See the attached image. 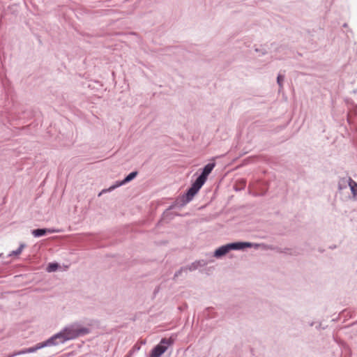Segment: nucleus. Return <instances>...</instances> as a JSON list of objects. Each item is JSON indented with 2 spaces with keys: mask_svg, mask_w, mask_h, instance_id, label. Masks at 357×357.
<instances>
[{
  "mask_svg": "<svg viewBox=\"0 0 357 357\" xmlns=\"http://www.w3.org/2000/svg\"><path fill=\"white\" fill-rule=\"evenodd\" d=\"M89 332L90 329L79 322H73L66 326L60 332L52 336L50 339L53 345H59L87 335Z\"/></svg>",
  "mask_w": 357,
  "mask_h": 357,
  "instance_id": "nucleus-1",
  "label": "nucleus"
},
{
  "mask_svg": "<svg viewBox=\"0 0 357 357\" xmlns=\"http://www.w3.org/2000/svg\"><path fill=\"white\" fill-rule=\"evenodd\" d=\"M215 166V162L208 163L202 169V174L192 184L187 192L181 197V206H183L192 200L195 195L199 192L202 185L205 183L208 176L211 174Z\"/></svg>",
  "mask_w": 357,
  "mask_h": 357,
  "instance_id": "nucleus-2",
  "label": "nucleus"
},
{
  "mask_svg": "<svg viewBox=\"0 0 357 357\" xmlns=\"http://www.w3.org/2000/svg\"><path fill=\"white\" fill-rule=\"evenodd\" d=\"M174 341L172 337L162 338L160 343L152 349L150 357H160L167 351L168 347L173 344Z\"/></svg>",
  "mask_w": 357,
  "mask_h": 357,
  "instance_id": "nucleus-3",
  "label": "nucleus"
},
{
  "mask_svg": "<svg viewBox=\"0 0 357 357\" xmlns=\"http://www.w3.org/2000/svg\"><path fill=\"white\" fill-rule=\"evenodd\" d=\"M229 252L230 250H243L246 248H254L257 249L259 247V245L257 243H252L250 242H235L227 244Z\"/></svg>",
  "mask_w": 357,
  "mask_h": 357,
  "instance_id": "nucleus-4",
  "label": "nucleus"
},
{
  "mask_svg": "<svg viewBox=\"0 0 357 357\" xmlns=\"http://www.w3.org/2000/svg\"><path fill=\"white\" fill-rule=\"evenodd\" d=\"M212 261H207L205 259H199L197 261H195L192 262V264H189L186 266L188 271H193L197 270L199 267H204L206 266L208 263L211 262Z\"/></svg>",
  "mask_w": 357,
  "mask_h": 357,
  "instance_id": "nucleus-5",
  "label": "nucleus"
},
{
  "mask_svg": "<svg viewBox=\"0 0 357 357\" xmlns=\"http://www.w3.org/2000/svg\"><path fill=\"white\" fill-rule=\"evenodd\" d=\"M50 346H53V344L51 341L50 337L43 342L38 343L36 345H35L34 347L26 348V349H27L28 354H29V353H34L40 349H42L45 347H50Z\"/></svg>",
  "mask_w": 357,
  "mask_h": 357,
  "instance_id": "nucleus-6",
  "label": "nucleus"
},
{
  "mask_svg": "<svg viewBox=\"0 0 357 357\" xmlns=\"http://www.w3.org/2000/svg\"><path fill=\"white\" fill-rule=\"evenodd\" d=\"M137 175V172H132L130 173L127 176H126V178L123 181L118 182L115 185L110 187V189L113 190V189L116 188V187H119L121 185H123L130 182V181L134 179Z\"/></svg>",
  "mask_w": 357,
  "mask_h": 357,
  "instance_id": "nucleus-7",
  "label": "nucleus"
},
{
  "mask_svg": "<svg viewBox=\"0 0 357 357\" xmlns=\"http://www.w3.org/2000/svg\"><path fill=\"white\" fill-rule=\"evenodd\" d=\"M56 231V230L51 229H37L32 230L31 234L33 235L34 237L38 238L43 236L47 233L52 234Z\"/></svg>",
  "mask_w": 357,
  "mask_h": 357,
  "instance_id": "nucleus-8",
  "label": "nucleus"
},
{
  "mask_svg": "<svg viewBox=\"0 0 357 357\" xmlns=\"http://www.w3.org/2000/svg\"><path fill=\"white\" fill-rule=\"evenodd\" d=\"M229 252V249L227 247V245H224L218 248L215 250V251L213 253V257L216 258H220L221 257L225 255L227 253Z\"/></svg>",
  "mask_w": 357,
  "mask_h": 357,
  "instance_id": "nucleus-9",
  "label": "nucleus"
},
{
  "mask_svg": "<svg viewBox=\"0 0 357 357\" xmlns=\"http://www.w3.org/2000/svg\"><path fill=\"white\" fill-rule=\"evenodd\" d=\"M344 183H348V185L350 187L351 193L354 196L357 195V183L355 182L351 178H349L347 180L342 179V181Z\"/></svg>",
  "mask_w": 357,
  "mask_h": 357,
  "instance_id": "nucleus-10",
  "label": "nucleus"
},
{
  "mask_svg": "<svg viewBox=\"0 0 357 357\" xmlns=\"http://www.w3.org/2000/svg\"><path fill=\"white\" fill-rule=\"evenodd\" d=\"M59 268V264L57 263H50L46 268L47 271L49 273L56 271Z\"/></svg>",
  "mask_w": 357,
  "mask_h": 357,
  "instance_id": "nucleus-11",
  "label": "nucleus"
},
{
  "mask_svg": "<svg viewBox=\"0 0 357 357\" xmlns=\"http://www.w3.org/2000/svg\"><path fill=\"white\" fill-rule=\"evenodd\" d=\"M284 80V76L282 75H278L277 77V83L278 84L280 89H281L283 86V82Z\"/></svg>",
  "mask_w": 357,
  "mask_h": 357,
  "instance_id": "nucleus-12",
  "label": "nucleus"
},
{
  "mask_svg": "<svg viewBox=\"0 0 357 357\" xmlns=\"http://www.w3.org/2000/svg\"><path fill=\"white\" fill-rule=\"evenodd\" d=\"M24 246H25L24 244H20V247L16 250L13 251L10 255H20L22 252V250L24 248Z\"/></svg>",
  "mask_w": 357,
  "mask_h": 357,
  "instance_id": "nucleus-13",
  "label": "nucleus"
},
{
  "mask_svg": "<svg viewBox=\"0 0 357 357\" xmlns=\"http://www.w3.org/2000/svg\"><path fill=\"white\" fill-rule=\"evenodd\" d=\"M188 269L186 266L181 268L178 271H176L174 274V278H178L183 271H187Z\"/></svg>",
  "mask_w": 357,
  "mask_h": 357,
  "instance_id": "nucleus-14",
  "label": "nucleus"
},
{
  "mask_svg": "<svg viewBox=\"0 0 357 357\" xmlns=\"http://www.w3.org/2000/svg\"><path fill=\"white\" fill-rule=\"evenodd\" d=\"M347 120L349 123H351L353 122V120L351 119V115L350 114H348Z\"/></svg>",
  "mask_w": 357,
  "mask_h": 357,
  "instance_id": "nucleus-15",
  "label": "nucleus"
}]
</instances>
